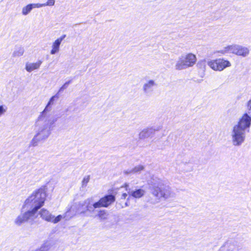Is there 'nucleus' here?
<instances>
[{
    "instance_id": "1",
    "label": "nucleus",
    "mask_w": 251,
    "mask_h": 251,
    "mask_svg": "<svg viewBox=\"0 0 251 251\" xmlns=\"http://www.w3.org/2000/svg\"><path fill=\"white\" fill-rule=\"evenodd\" d=\"M149 189L152 196L149 201L152 204L159 202L161 199L164 200L174 197L170 187L157 177H152L148 181Z\"/></svg>"
},
{
    "instance_id": "2",
    "label": "nucleus",
    "mask_w": 251,
    "mask_h": 251,
    "mask_svg": "<svg viewBox=\"0 0 251 251\" xmlns=\"http://www.w3.org/2000/svg\"><path fill=\"white\" fill-rule=\"evenodd\" d=\"M47 119L38 117L36 123V134L34 136L30 143V146L35 147L38 143L47 139L51 133V131L53 127V121L47 120Z\"/></svg>"
},
{
    "instance_id": "3",
    "label": "nucleus",
    "mask_w": 251,
    "mask_h": 251,
    "mask_svg": "<svg viewBox=\"0 0 251 251\" xmlns=\"http://www.w3.org/2000/svg\"><path fill=\"white\" fill-rule=\"evenodd\" d=\"M95 202L92 197L89 198L76 204L75 207H71L68 210H71L69 215H72V217L76 214L83 216H91L95 212Z\"/></svg>"
},
{
    "instance_id": "4",
    "label": "nucleus",
    "mask_w": 251,
    "mask_h": 251,
    "mask_svg": "<svg viewBox=\"0 0 251 251\" xmlns=\"http://www.w3.org/2000/svg\"><path fill=\"white\" fill-rule=\"evenodd\" d=\"M46 194L43 189H39L34 192L25 201L23 209L29 208L36 213L44 204Z\"/></svg>"
},
{
    "instance_id": "5",
    "label": "nucleus",
    "mask_w": 251,
    "mask_h": 251,
    "mask_svg": "<svg viewBox=\"0 0 251 251\" xmlns=\"http://www.w3.org/2000/svg\"><path fill=\"white\" fill-rule=\"evenodd\" d=\"M196 56L192 53H189L179 56L175 65V69L177 70H182L193 67L197 62Z\"/></svg>"
},
{
    "instance_id": "6",
    "label": "nucleus",
    "mask_w": 251,
    "mask_h": 251,
    "mask_svg": "<svg viewBox=\"0 0 251 251\" xmlns=\"http://www.w3.org/2000/svg\"><path fill=\"white\" fill-rule=\"evenodd\" d=\"M71 211V210H67L64 214L58 215L55 217L48 210L42 208L39 212V215L43 220L48 222L56 224L59 222L62 219H65L66 220L70 219L72 216V215H69Z\"/></svg>"
},
{
    "instance_id": "7",
    "label": "nucleus",
    "mask_w": 251,
    "mask_h": 251,
    "mask_svg": "<svg viewBox=\"0 0 251 251\" xmlns=\"http://www.w3.org/2000/svg\"><path fill=\"white\" fill-rule=\"evenodd\" d=\"M246 132L233 126L231 132V143L234 146L239 147L245 142Z\"/></svg>"
},
{
    "instance_id": "8",
    "label": "nucleus",
    "mask_w": 251,
    "mask_h": 251,
    "mask_svg": "<svg viewBox=\"0 0 251 251\" xmlns=\"http://www.w3.org/2000/svg\"><path fill=\"white\" fill-rule=\"evenodd\" d=\"M219 52H221L222 54H225L226 52L232 53L238 55L245 57L249 54V50L247 48L237 45H233L225 47L224 50Z\"/></svg>"
},
{
    "instance_id": "9",
    "label": "nucleus",
    "mask_w": 251,
    "mask_h": 251,
    "mask_svg": "<svg viewBox=\"0 0 251 251\" xmlns=\"http://www.w3.org/2000/svg\"><path fill=\"white\" fill-rule=\"evenodd\" d=\"M207 65L214 71H222L231 66L230 62L223 58L212 60L207 62Z\"/></svg>"
},
{
    "instance_id": "10",
    "label": "nucleus",
    "mask_w": 251,
    "mask_h": 251,
    "mask_svg": "<svg viewBox=\"0 0 251 251\" xmlns=\"http://www.w3.org/2000/svg\"><path fill=\"white\" fill-rule=\"evenodd\" d=\"M59 97V95L58 94V93H57L55 95L52 96L50 98L44 110L41 113L38 117H42V118H44L45 119H47V121L49 120V121L53 120L54 125L57 121V118L48 114V112L50 110L51 106L53 104L54 100L58 99Z\"/></svg>"
},
{
    "instance_id": "11",
    "label": "nucleus",
    "mask_w": 251,
    "mask_h": 251,
    "mask_svg": "<svg viewBox=\"0 0 251 251\" xmlns=\"http://www.w3.org/2000/svg\"><path fill=\"white\" fill-rule=\"evenodd\" d=\"M251 126V117L248 113H245L240 119L237 124L233 126L238 127V128L246 132L249 131Z\"/></svg>"
},
{
    "instance_id": "12",
    "label": "nucleus",
    "mask_w": 251,
    "mask_h": 251,
    "mask_svg": "<svg viewBox=\"0 0 251 251\" xmlns=\"http://www.w3.org/2000/svg\"><path fill=\"white\" fill-rule=\"evenodd\" d=\"M115 196L112 194L105 195L100 198L99 201H95V206L97 208L100 207H107L115 201Z\"/></svg>"
},
{
    "instance_id": "13",
    "label": "nucleus",
    "mask_w": 251,
    "mask_h": 251,
    "mask_svg": "<svg viewBox=\"0 0 251 251\" xmlns=\"http://www.w3.org/2000/svg\"><path fill=\"white\" fill-rule=\"evenodd\" d=\"M27 211L19 215L15 221V223L18 226H21L24 223L33 217L36 213L35 211L28 208Z\"/></svg>"
},
{
    "instance_id": "14",
    "label": "nucleus",
    "mask_w": 251,
    "mask_h": 251,
    "mask_svg": "<svg viewBox=\"0 0 251 251\" xmlns=\"http://www.w3.org/2000/svg\"><path fill=\"white\" fill-rule=\"evenodd\" d=\"M161 128V126H154L145 128L140 132L139 134V138L143 139L148 138L153 135L156 131H159Z\"/></svg>"
},
{
    "instance_id": "15",
    "label": "nucleus",
    "mask_w": 251,
    "mask_h": 251,
    "mask_svg": "<svg viewBox=\"0 0 251 251\" xmlns=\"http://www.w3.org/2000/svg\"><path fill=\"white\" fill-rule=\"evenodd\" d=\"M66 35L64 34L60 37L57 38L54 41L52 45V49L50 50V53L52 55L55 54L59 51L60 46L62 41L66 37Z\"/></svg>"
},
{
    "instance_id": "16",
    "label": "nucleus",
    "mask_w": 251,
    "mask_h": 251,
    "mask_svg": "<svg viewBox=\"0 0 251 251\" xmlns=\"http://www.w3.org/2000/svg\"><path fill=\"white\" fill-rule=\"evenodd\" d=\"M156 85L153 80H150L144 84L143 90L145 93L149 94L153 91L154 87Z\"/></svg>"
},
{
    "instance_id": "17",
    "label": "nucleus",
    "mask_w": 251,
    "mask_h": 251,
    "mask_svg": "<svg viewBox=\"0 0 251 251\" xmlns=\"http://www.w3.org/2000/svg\"><path fill=\"white\" fill-rule=\"evenodd\" d=\"M42 62L41 60H39L36 63H26L25 69L27 72H31L34 70L39 69Z\"/></svg>"
},
{
    "instance_id": "18",
    "label": "nucleus",
    "mask_w": 251,
    "mask_h": 251,
    "mask_svg": "<svg viewBox=\"0 0 251 251\" xmlns=\"http://www.w3.org/2000/svg\"><path fill=\"white\" fill-rule=\"evenodd\" d=\"M128 193L130 196L136 199H139L142 197L145 194V191L142 189H136L134 190L129 189Z\"/></svg>"
},
{
    "instance_id": "19",
    "label": "nucleus",
    "mask_w": 251,
    "mask_h": 251,
    "mask_svg": "<svg viewBox=\"0 0 251 251\" xmlns=\"http://www.w3.org/2000/svg\"><path fill=\"white\" fill-rule=\"evenodd\" d=\"M144 167L143 165H138L133 169H127L124 171V173L126 175L130 174H139L141 171L143 170Z\"/></svg>"
},
{
    "instance_id": "20",
    "label": "nucleus",
    "mask_w": 251,
    "mask_h": 251,
    "mask_svg": "<svg viewBox=\"0 0 251 251\" xmlns=\"http://www.w3.org/2000/svg\"><path fill=\"white\" fill-rule=\"evenodd\" d=\"M225 247L228 248V251H243V250L240 247L237 246L235 243L227 242Z\"/></svg>"
},
{
    "instance_id": "21",
    "label": "nucleus",
    "mask_w": 251,
    "mask_h": 251,
    "mask_svg": "<svg viewBox=\"0 0 251 251\" xmlns=\"http://www.w3.org/2000/svg\"><path fill=\"white\" fill-rule=\"evenodd\" d=\"M24 51L25 50L23 47H16L13 52L12 56L13 57H20L23 55Z\"/></svg>"
},
{
    "instance_id": "22",
    "label": "nucleus",
    "mask_w": 251,
    "mask_h": 251,
    "mask_svg": "<svg viewBox=\"0 0 251 251\" xmlns=\"http://www.w3.org/2000/svg\"><path fill=\"white\" fill-rule=\"evenodd\" d=\"M35 251H52L51 250V246L49 243L46 242L43 244L41 247L35 250Z\"/></svg>"
},
{
    "instance_id": "23",
    "label": "nucleus",
    "mask_w": 251,
    "mask_h": 251,
    "mask_svg": "<svg viewBox=\"0 0 251 251\" xmlns=\"http://www.w3.org/2000/svg\"><path fill=\"white\" fill-rule=\"evenodd\" d=\"M108 214L105 210H100L99 211L96 216L98 217L100 220H104L107 218Z\"/></svg>"
},
{
    "instance_id": "24",
    "label": "nucleus",
    "mask_w": 251,
    "mask_h": 251,
    "mask_svg": "<svg viewBox=\"0 0 251 251\" xmlns=\"http://www.w3.org/2000/svg\"><path fill=\"white\" fill-rule=\"evenodd\" d=\"M32 9L33 7L31 3L27 4L22 8V14L23 15H27L31 12Z\"/></svg>"
},
{
    "instance_id": "25",
    "label": "nucleus",
    "mask_w": 251,
    "mask_h": 251,
    "mask_svg": "<svg viewBox=\"0 0 251 251\" xmlns=\"http://www.w3.org/2000/svg\"><path fill=\"white\" fill-rule=\"evenodd\" d=\"M197 66L203 72H204L206 69V60L205 59L201 60L197 63Z\"/></svg>"
},
{
    "instance_id": "26",
    "label": "nucleus",
    "mask_w": 251,
    "mask_h": 251,
    "mask_svg": "<svg viewBox=\"0 0 251 251\" xmlns=\"http://www.w3.org/2000/svg\"><path fill=\"white\" fill-rule=\"evenodd\" d=\"M72 83V80H69L66 81L59 89L58 94L63 92L64 90L67 89L70 83Z\"/></svg>"
},
{
    "instance_id": "27",
    "label": "nucleus",
    "mask_w": 251,
    "mask_h": 251,
    "mask_svg": "<svg viewBox=\"0 0 251 251\" xmlns=\"http://www.w3.org/2000/svg\"><path fill=\"white\" fill-rule=\"evenodd\" d=\"M90 177L89 176H86L83 178V179L82 181V187H84L86 186L87 183H88V182L90 180Z\"/></svg>"
},
{
    "instance_id": "28",
    "label": "nucleus",
    "mask_w": 251,
    "mask_h": 251,
    "mask_svg": "<svg viewBox=\"0 0 251 251\" xmlns=\"http://www.w3.org/2000/svg\"><path fill=\"white\" fill-rule=\"evenodd\" d=\"M7 107L5 105H0V116L3 114L7 110Z\"/></svg>"
},
{
    "instance_id": "29",
    "label": "nucleus",
    "mask_w": 251,
    "mask_h": 251,
    "mask_svg": "<svg viewBox=\"0 0 251 251\" xmlns=\"http://www.w3.org/2000/svg\"><path fill=\"white\" fill-rule=\"evenodd\" d=\"M55 0H48L47 2L44 3L45 6H53L54 5Z\"/></svg>"
},
{
    "instance_id": "30",
    "label": "nucleus",
    "mask_w": 251,
    "mask_h": 251,
    "mask_svg": "<svg viewBox=\"0 0 251 251\" xmlns=\"http://www.w3.org/2000/svg\"><path fill=\"white\" fill-rule=\"evenodd\" d=\"M31 5L34 8H40L45 6L44 3H31Z\"/></svg>"
},
{
    "instance_id": "31",
    "label": "nucleus",
    "mask_w": 251,
    "mask_h": 251,
    "mask_svg": "<svg viewBox=\"0 0 251 251\" xmlns=\"http://www.w3.org/2000/svg\"><path fill=\"white\" fill-rule=\"evenodd\" d=\"M248 108L249 110H251V100H250L247 103Z\"/></svg>"
},
{
    "instance_id": "32",
    "label": "nucleus",
    "mask_w": 251,
    "mask_h": 251,
    "mask_svg": "<svg viewBox=\"0 0 251 251\" xmlns=\"http://www.w3.org/2000/svg\"><path fill=\"white\" fill-rule=\"evenodd\" d=\"M127 195L126 193H123L121 196V199H125L126 198V197H127Z\"/></svg>"
},
{
    "instance_id": "33",
    "label": "nucleus",
    "mask_w": 251,
    "mask_h": 251,
    "mask_svg": "<svg viewBox=\"0 0 251 251\" xmlns=\"http://www.w3.org/2000/svg\"><path fill=\"white\" fill-rule=\"evenodd\" d=\"M127 187H128V185H126V190H127V191L128 190L127 188Z\"/></svg>"
},
{
    "instance_id": "34",
    "label": "nucleus",
    "mask_w": 251,
    "mask_h": 251,
    "mask_svg": "<svg viewBox=\"0 0 251 251\" xmlns=\"http://www.w3.org/2000/svg\"><path fill=\"white\" fill-rule=\"evenodd\" d=\"M125 205H126V206H128L127 202H126L125 203Z\"/></svg>"
}]
</instances>
